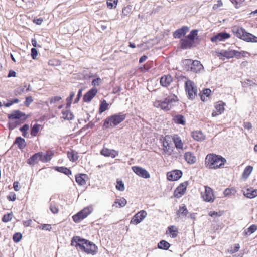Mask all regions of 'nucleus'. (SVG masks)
<instances>
[{
	"label": "nucleus",
	"mask_w": 257,
	"mask_h": 257,
	"mask_svg": "<svg viewBox=\"0 0 257 257\" xmlns=\"http://www.w3.org/2000/svg\"><path fill=\"white\" fill-rule=\"evenodd\" d=\"M39 160L41 161V153H37L34 154L28 160V163L30 165H34L38 162Z\"/></svg>",
	"instance_id": "obj_25"
},
{
	"label": "nucleus",
	"mask_w": 257,
	"mask_h": 257,
	"mask_svg": "<svg viewBox=\"0 0 257 257\" xmlns=\"http://www.w3.org/2000/svg\"><path fill=\"white\" fill-rule=\"evenodd\" d=\"M234 57H236L238 59L240 58L241 56L244 57L245 56V54L247 53V52L245 51L239 52L234 50Z\"/></svg>",
	"instance_id": "obj_53"
},
{
	"label": "nucleus",
	"mask_w": 257,
	"mask_h": 257,
	"mask_svg": "<svg viewBox=\"0 0 257 257\" xmlns=\"http://www.w3.org/2000/svg\"><path fill=\"white\" fill-rule=\"evenodd\" d=\"M132 169L137 175L145 179H148L150 177L149 173L144 168L139 166H133Z\"/></svg>",
	"instance_id": "obj_12"
},
{
	"label": "nucleus",
	"mask_w": 257,
	"mask_h": 257,
	"mask_svg": "<svg viewBox=\"0 0 257 257\" xmlns=\"http://www.w3.org/2000/svg\"><path fill=\"white\" fill-rule=\"evenodd\" d=\"M253 170V167L251 166H247L243 171L242 176L244 178H247L251 173Z\"/></svg>",
	"instance_id": "obj_42"
},
{
	"label": "nucleus",
	"mask_w": 257,
	"mask_h": 257,
	"mask_svg": "<svg viewBox=\"0 0 257 257\" xmlns=\"http://www.w3.org/2000/svg\"><path fill=\"white\" fill-rule=\"evenodd\" d=\"M94 125V124L93 122H89L87 125H86L85 126H84L83 127H82L81 129V132H83V131H86L87 129H88L89 128H92Z\"/></svg>",
	"instance_id": "obj_55"
},
{
	"label": "nucleus",
	"mask_w": 257,
	"mask_h": 257,
	"mask_svg": "<svg viewBox=\"0 0 257 257\" xmlns=\"http://www.w3.org/2000/svg\"><path fill=\"white\" fill-rule=\"evenodd\" d=\"M235 36L238 38L248 42H257V37L247 32L242 27L234 28L233 30Z\"/></svg>",
	"instance_id": "obj_3"
},
{
	"label": "nucleus",
	"mask_w": 257,
	"mask_h": 257,
	"mask_svg": "<svg viewBox=\"0 0 257 257\" xmlns=\"http://www.w3.org/2000/svg\"><path fill=\"white\" fill-rule=\"evenodd\" d=\"M22 235L20 233H16L13 236V240L15 242H19L22 239Z\"/></svg>",
	"instance_id": "obj_52"
},
{
	"label": "nucleus",
	"mask_w": 257,
	"mask_h": 257,
	"mask_svg": "<svg viewBox=\"0 0 257 257\" xmlns=\"http://www.w3.org/2000/svg\"><path fill=\"white\" fill-rule=\"evenodd\" d=\"M40 228L42 230L50 231L52 227L50 224H44L41 225V227H40Z\"/></svg>",
	"instance_id": "obj_57"
},
{
	"label": "nucleus",
	"mask_w": 257,
	"mask_h": 257,
	"mask_svg": "<svg viewBox=\"0 0 257 257\" xmlns=\"http://www.w3.org/2000/svg\"><path fill=\"white\" fill-rule=\"evenodd\" d=\"M172 138L176 149L182 150L183 149V144L181 138L177 135H174Z\"/></svg>",
	"instance_id": "obj_26"
},
{
	"label": "nucleus",
	"mask_w": 257,
	"mask_h": 257,
	"mask_svg": "<svg viewBox=\"0 0 257 257\" xmlns=\"http://www.w3.org/2000/svg\"><path fill=\"white\" fill-rule=\"evenodd\" d=\"M56 170L58 172H62L67 175L71 174V171L66 167H57Z\"/></svg>",
	"instance_id": "obj_40"
},
{
	"label": "nucleus",
	"mask_w": 257,
	"mask_h": 257,
	"mask_svg": "<svg viewBox=\"0 0 257 257\" xmlns=\"http://www.w3.org/2000/svg\"><path fill=\"white\" fill-rule=\"evenodd\" d=\"M170 234L172 238H175L178 235V229L175 226H171L168 228Z\"/></svg>",
	"instance_id": "obj_37"
},
{
	"label": "nucleus",
	"mask_w": 257,
	"mask_h": 257,
	"mask_svg": "<svg viewBox=\"0 0 257 257\" xmlns=\"http://www.w3.org/2000/svg\"><path fill=\"white\" fill-rule=\"evenodd\" d=\"M192 136L195 140L200 141L204 139L205 136L201 131H194L192 133Z\"/></svg>",
	"instance_id": "obj_30"
},
{
	"label": "nucleus",
	"mask_w": 257,
	"mask_h": 257,
	"mask_svg": "<svg viewBox=\"0 0 257 257\" xmlns=\"http://www.w3.org/2000/svg\"><path fill=\"white\" fill-rule=\"evenodd\" d=\"M223 5L221 1L220 0H219L217 1V4H215L214 5L213 7V9L214 10H216L218 8L220 7L221 6H222Z\"/></svg>",
	"instance_id": "obj_61"
},
{
	"label": "nucleus",
	"mask_w": 257,
	"mask_h": 257,
	"mask_svg": "<svg viewBox=\"0 0 257 257\" xmlns=\"http://www.w3.org/2000/svg\"><path fill=\"white\" fill-rule=\"evenodd\" d=\"M97 93V90L96 88H92L89 90L83 97V101L85 102H89Z\"/></svg>",
	"instance_id": "obj_18"
},
{
	"label": "nucleus",
	"mask_w": 257,
	"mask_h": 257,
	"mask_svg": "<svg viewBox=\"0 0 257 257\" xmlns=\"http://www.w3.org/2000/svg\"><path fill=\"white\" fill-rule=\"evenodd\" d=\"M61 99V97L60 96H55L52 97L50 100V104L56 103Z\"/></svg>",
	"instance_id": "obj_59"
},
{
	"label": "nucleus",
	"mask_w": 257,
	"mask_h": 257,
	"mask_svg": "<svg viewBox=\"0 0 257 257\" xmlns=\"http://www.w3.org/2000/svg\"><path fill=\"white\" fill-rule=\"evenodd\" d=\"M12 216L13 215L12 213H8L7 214H5L2 217V221L4 222H8L11 220Z\"/></svg>",
	"instance_id": "obj_51"
},
{
	"label": "nucleus",
	"mask_w": 257,
	"mask_h": 257,
	"mask_svg": "<svg viewBox=\"0 0 257 257\" xmlns=\"http://www.w3.org/2000/svg\"><path fill=\"white\" fill-rule=\"evenodd\" d=\"M85 176V175L84 174L76 176V181L80 185H84L86 183L85 180L83 177V176Z\"/></svg>",
	"instance_id": "obj_41"
},
{
	"label": "nucleus",
	"mask_w": 257,
	"mask_h": 257,
	"mask_svg": "<svg viewBox=\"0 0 257 257\" xmlns=\"http://www.w3.org/2000/svg\"><path fill=\"white\" fill-rule=\"evenodd\" d=\"M71 245L79 246L80 249L87 254L94 255L97 252V247L93 243L79 236H74L71 240Z\"/></svg>",
	"instance_id": "obj_1"
},
{
	"label": "nucleus",
	"mask_w": 257,
	"mask_h": 257,
	"mask_svg": "<svg viewBox=\"0 0 257 257\" xmlns=\"http://www.w3.org/2000/svg\"><path fill=\"white\" fill-rule=\"evenodd\" d=\"M40 125L38 124H34L31 128V135L33 136H36L39 132Z\"/></svg>",
	"instance_id": "obj_46"
},
{
	"label": "nucleus",
	"mask_w": 257,
	"mask_h": 257,
	"mask_svg": "<svg viewBox=\"0 0 257 257\" xmlns=\"http://www.w3.org/2000/svg\"><path fill=\"white\" fill-rule=\"evenodd\" d=\"M230 37V35L226 32H220L211 37V40L213 42L224 41Z\"/></svg>",
	"instance_id": "obj_15"
},
{
	"label": "nucleus",
	"mask_w": 257,
	"mask_h": 257,
	"mask_svg": "<svg viewBox=\"0 0 257 257\" xmlns=\"http://www.w3.org/2000/svg\"><path fill=\"white\" fill-rule=\"evenodd\" d=\"M211 90L209 89H205L203 90L202 94H200V98L202 101H204L205 100V96L208 97L210 93Z\"/></svg>",
	"instance_id": "obj_45"
},
{
	"label": "nucleus",
	"mask_w": 257,
	"mask_h": 257,
	"mask_svg": "<svg viewBox=\"0 0 257 257\" xmlns=\"http://www.w3.org/2000/svg\"><path fill=\"white\" fill-rule=\"evenodd\" d=\"M188 30L187 26H184L181 29H178L174 32L173 36L175 38H180L181 36L185 35Z\"/></svg>",
	"instance_id": "obj_22"
},
{
	"label": "nucleus",
	"mask_w": 257,
	"mask_h": 257,
	"mask_svg": "<svg viewBox=\"0 0 257 257\" xmlns=\"http://www.w3.org/2000/svg\"><path fill=\"white\" fill-rule=\"evenodd\" d=\"M8 199H9V200L11 201H15L16 199V194L15 193H13L10 195L9 196H8Z\"/></svg>",
	"instance_id": "obj_63"
},
{
	"label": "nucleus",
	"mask_w": 257,
	"mask_h": 257,
	"mask_svg": "<svg viewBox=\"0 0 257 257\" xmlns=\"http://www.w3.org/2000/svg\"><path fill=\"white\" fill-rule=\"evenodd\" d=\"M126 117V114L122 113L113 115L104 120L103 126L106 128L115 126L122 122Z\"/></svg>",
	"instance_id": "obj_4"
},
{
	"label": "nucleus",
	"mask_w": 257,
	"mask_h": 257,
	"mask_svg": "<svg viewBox=\"0 0 257 257\" xmlns=\"http://www.w3.org/2000/svg\"><path fill=\"white\" fill-rule=\"evenodd\" d=\"M226 161V159L221 156L209 154L206 157L205 164L207 168L217 169L224 165Z\"/></svg>",
	"instance_id": "obj_2"
},
{
	"label": "nucleus",
	"mask_w": 257,
	"mask_h": 257,
	"mask_svg": "<svg viewBox=\"0 0 257 257\" xmlns=\"http://www.w3.org/2000/svg\"><path fill=\"white\" fill-rule=\"evenodd\" d=\"M147 213L145 210H141L137 213L132 218L131 224L137 225L142 221L147 216Z\"/></svg>",
	"instance_id": "obj_11"
},
{
	"label": "nucleus",
	"mask_w": 257,
	"mask_h": 257,
	"mask_svg": "<svg viewBox=\"0 0 257 257\" xmlns=\"http://www.w3.org/2000/svg\"><path fill=\"white\" fill-rule=\"evenodd\" d=\"M33 99L31 96L27 97L26 98V100L24 102V104L26 106H28L30 105V104L33 102Z\"/></svg>",
	"instance_id": "obj_58"
},
{
	"label": "nucleus",
	"mask_w": 257,
	"mask_h": 257,
	"mask_svg": "<svg viewBox=\"0 0 257 257\" xmlns=\"http://www.w3.org/2000/svg\"><path fill=\"white\" fill-rule=\"evenodd\" d=\"M40 153L41 156V161L43 162H48L51 159L52 157L54 155L53 151L50 150L47 151L45 154H43L42 152Z\"/></svg>",
	"instance_id": "obj_28"
},
{
	"label": "nucleus",
	"mask_w": 257,
	"mask_h": 257,
	"mask_svg": "<svg viewBox=\"0 0 257 257\" xmlns=\"http://www.w3.org/2000/svg\"><path fill=\"white\" fill-rule=\"evenodd\" d=\"M177 100V97L175 96H169L166 97L163 101L156 100L154 102V106L156 107H160L163 110H169V105L172 102Z\"/></svg>",
	"instance_id": "obj_5"
},
{
	"label": "nucleus",
	"mask_w": 257,
	"mask_h": 257,
	"mask_svg": "<svg viewBox=\"0 0 257 257\" xmlns=\"http://www.w3.org/2000/svg\"><path fill=\"white\" fill-rule=\"evenodd\" d=\"M101 79L99 78H97L93 80L92 82V84L94 86H98L101 81Z\"/></svg>",
	"instance_id": "obj_62"
},
{
	"label": "nucleus",
	"mask_w": 257,
	"mask_h": 257,
	"mask_svg": "<svg viewBox=\"0 0 257 257\" xmlns=\"http://www.w3.org/2000/svg\"><path fill=\"white\" fill-rule=\"evenodd\" d=\"M62 113L64 119L72 120L74 118V115L69 110H63Z\"/></svg>",
	"instance_id": "obj_33"
},
{
	"label": "nucleus",
	"mask_w": 257,
	"mask_h": 257,
	"mask_svg": "<svg viewBox=\"0 0 257 257\" xmlns=\"http://www.w3.org/2000/svg\"><path fill=\"white\" fill-rule=\"evenodd\" d=\"M170 246V244L165 240H161L158 244V247L161 249L167 250Z\"/></svg>",
	"instance_id": "obj_36"
},
{
	"label": "nucleus",
	"mask_w": 257,
	"mask_h": 257,
	"mask_svg": "<svg viewBox=\"0 0 257 257\" xmlns=\"http://www.w3.org/2000/svg\"><path fill=\"white\" fill-rule=\"evenodd\" d=\"M101 154L106 157L111 156L112 158H114L118 154L113 150H110L107 148H103L101 151Z\"/></svg>",
	"instance_id": "obj_27"
},
{
	"label": "nucleus",
	"mask_w": 257,
	"mask_h": 257,
	"mask_svg": "<svg viewBox=\"0 0 257 257\" xmlns=\"http://www.w3.org/2000/svg\"><path fill=\"white\" fill-rule=\"evenodd\" d=\"M92 211V208L91 207L84 208L83 210L73 216V221L75 223H79L83 219L87 217L91 213Z\"/></svg>",
	"instance_id": "obj_8"
},
{
	"label": "nucleus",
	"mask_w": 257,
	"mask_h": 257,
	"mask_svg": "<svg viewBox=\"0 0 257 257\" xmlns=\"http://www.w3.org/2000/svg\"><path fill=\"white\" fill-rule=\"evenodd\" d=\"M225 104L222 102L216 103L215 105V110H213L212 113V116L215 117L219 114H221L224 112V105Z\"/></svg>",
	"instance_id": "obj_17"
},
{
	"label": "nucleus",
	"mask_w": 257,
	"mask_h": 257,
	"mask_svg": "<svg viewBox=\"0 0 257 257\" xmlns=\"http://www.w3.org/2000/svg\"><path fill=\"white\" fill-rule=\"evenodd\" d=\"M243 126L245 128L250 130L252 127V124L250 122H246L244 123Z\"/></svg>",
	"instance_id": "obj_64"
},
{
	"label": "nucleus",
	"mask_w": 257,
	"mask_h": 257,
	"mask_svg": "<svg viewBox=\"0 0 257 257\" xmlns=\"http://www.w3.org/2000/svg\"><path fill=\"white\" fill-rule=\"evenodd\" d=\"M126 199L124 198H121L120 199H116L113 204V206H116L117 208L124 207L126 204Z\"/></svg>",
	"instance_id": "obj_34"
},
{
	"label": "nucleus",
	"mask_w": 257,
	"mask_h": 257,
	"mask_svg": "<svg viewBox=\"0 0 257 257\" xmlns=\"http://www.w3.org/2000/svg\"><path fill=\"white\" fill-rule=\"evenodd\" d=\"M31 56L33 59H35L37 55L38 51L35 48H32L31 50Z\"/></svg>",
	"instance_id": "obj_56"
},
{
	"label": "nucleus",
	"mask_w": 257,
	"mask_h": 257,
	"mask_svg": "<svg viewBox=\"0 0 257 257\" xmlns=\"http://www.w3.org/2000/svg\"><path fill=\"white\" fill-rule=\"evenodd\" d=\"M118 0H107V7L110 9L115 8Z\"/></svg>",
	"instance_id": "obj_47"
},
{
	"label": "nucleus",
	"mask_w": 257,
	"mask_h": 257,
	"mask_svg": "<svg viewBox=\"0 0 257 257\" xmlns=\"http://www.w3.org/2000/svg\"><path fill=\"white\" fill-rule=\"evenodd\" d=\"M243 194L247 198L252 199L257 196V189L250 188L243 191Z\"/></svg>",
	"instance_id": "obj_20"
},
{
	"label": "nucleus",
	"mask_w": 257,
	"mask_h": 257,
	"mask_svg": "<svg viewBox=\"0 0 257 257\" xmlns=\"http://www.w3.org/2000/svg\"><path fill=\"white\" fill-rule=\"evenodd\" d=\"M108 103L106 102L105 100H103L99 107V112L100 113H102V112H104L105 110H106L108 108Z\"/></svg>",
	"instance_id": "obj_43"
},
{
	"label": "nucleus",
	"mask_w": 257,
	"mask_h": 257,
	"mask_svg": "<svg viewBox=\"0 0 257 257\" xmlns=\"http://www.w3.org/2000/svg\"><path fill=\"white\" fill-rule=\"evenodd\" d=\"M9 119H19L23 117V120L26 119L25 113L22 112L20 110H15L8 116Z\"/></svg>",
	"instance_id": "obj_16"
},
{
	"label": "nucleus",
	"mask_w": 257,
	"mask_h": 257,
	"mask_svg": "<svg viewBox=\"0 0 257 257\" xmlns=\"http://www.w3.org/2000/svg\"><path fill=\"white\" fill-rule=\"evenodd\" d=\"M186 65H188L190 70L193 72H198L203 69V66L198 60L192 61L191 60H185Z\"/></svg>",
	"instance_id": "obj_9"
},
{
	"label": "nucleus",
	"mask_w": 257,
	"mask_h": 257,
	"mask_svg": "<svg viewBox=\"0 0 257 257\" xmlns=\"http://www.w3.org/2000/svg\"><path fill=\"white\" fill-rule=\"evenodd\" d=\"M236 192L235 188H227L224 191V195L225 196H228L230 195H234Z\"/></svg>",
	"instance_id": "obj_44"
},
{
	"label": "nucleus",
	"mask_w": 257,
	"mask_h": 257,
	"mask_svg": "<svg viewBox=\"0 0 257 257\" xmlns=\"http://www.w3.org/2000/svg\"><path fill=\"white\" fill-rule=\"evenodd\" d=\"M53 196H52L50 199L49 209L52 213L57 214L59 211L58 204L53 200Z\"/></svg>",
	"instance_id": "obj_23"
},
{
	"label": "nucleus",
	"mask_w": 257,
	"mask_h": 257,
	"mask_svg": "<svg viewBox=\"0 0 257 257\" xmlns=\"http://www.w3.org/2000/svg\"><path fill=\"white\" fill-rule=\"evenodd\" d=\"M131 10H132V6H127L124 7L122 9V14L123 16H126L128 15V14L131 12Z\"/></svg>",
	"instance_id": "obj_54"
},
{
	"label": "nucleus",
	"mask_w": 257,
	"mask_h": 257,
	"mask_svg": "<svg viewBox=\"0 0 257 257\" xmlns=\"http://www.w3.org/2000/svg\"><path fill=\"white\" fill-rule=\"evenodd\" d=\"M193 43V42L187 38L186 39H182L180 40L181 48L183 49H190Z\"/></svg>",
	"instance_id": "obj_24"
},
{
	"label": "nucleus",
	"mask_w": 257,
	"mask_h": 257,
	"mask_svg": "<svg viewBox=\"0 0 257 257\" xmlns=\"http://www.w3.org/2000/svg\"><path fill=\"white\" fill-rule=\"evenodd\" d=\"M116 188L117 190L123 191L125 189L124 185L121 180H117Z\"/></svg>",
	"instance_id": "obj_49"
},
{
	"label": "nucleus",
	"mask_w": 257,
	"mask_h": 257,
	"mask_svg": "<svg viewBox=\"0 0 257 257\" xmlns=\"http://www.w3.org/2000/svg\"><path fill=\"white\" fill-rule=\"evenodd\" d=\"M15 143L18 145L19 149H22L26 146V143L24 139L21 137H18L16 138Z\"/></svg>",
	"instance_id": "obj_31"
},
{
	"label": "nucleus",
	"mask_w": 257,
	"mask_h": 257,
	"mask_svg": "<svg viewBox=\"0 0 257 257\" xmlns=\"http://www.w3.org/2000/svg\"><path fill=\"white\" fill-rule=\"evenodd\" d=\"M173 81L172 76L170 75H164L160 78L161 85L165 87H168Z\"/></svg>",
	"instance_id": "obj_19"
},
{
	"label": "nucleus",
	"mask_w": 257,
	"mask_h": 257,
	"mask_svg": "<svg viewBox=\"0 0 257 257\" xmlns=\"http://www.w3.org/2000/svg\"><path fill=\"white\" fill-rule=\"evenodd\" d=\"M173 121L175 123L178 124L184 125L185 124L184 117L182 115L178 114L175 115L173 118Z\"/></svg>",
	"instance_id": "obj_32"
},
{
	"label": "nucleus",
	"mask_w": 257,
	"mask_h": 257,
	"mask_svg": "<svg viewBox=\"0 0 257 257\" xmlns=\"http://www.w3.org/2000/svg\"><path fill=\"white\" fill-rule=\"evenodd\" d=\"M197 34H198L197 30H193L187 35L186 38L194 43L195 37L197 35Z\"/></svg>",
	"instance_id": "obj_38"
},
{
	"label": "nucleus",
	"mask_w": 257,
	"mask_h": 257,
	"mask_svg": "<svg viewBox=\"0 0 257 257\" xmlns=\"http://www.w3.org/2000/svg\"><path fill=\"white\" fill-rule=\"evenodd\" d=\"M188 185V181H185L180 184L174 191V196L177 198L181 197L184 194Z\"/></svg>",
	"instance_id": "obj_13"
},
{
	"label": "nucleus",
	"mask_w": 257,
	"mask_h": 257,
	"mask_svg": "<svg viewBox=\"0 0 257 257\" xmlns=\"http://www.w3.org/2000/svg\"><path fill=\"white\" fill-rule=\"evenodd\" d=\"M182 175V172L179 170H175L168 172L167 174V179L169 181H177L179 179Z\"/></svg>",
	"instance_id": "obj_14"
},
{
	"label": "nucleus",
	"mask_w": 257,
	"mask_h": 257,
	"mask_svg": "<svg viewBox=\"0 0 257 257\" xmlns=\"http://www.w3.org/2000/svg\"><path fill=\"white\" fill-rule=\"evenodd\" d=\"M185 90L189 99H193L197 96V89L193 81L191 80L186 81Z\"/></svg>",
	"instance_id": "obj_7"
},
{
	"label": "nucleus",
	"mask_w": 257,
	"mask_h": 257,
	"mask_svg": "<svg viewBox=\"0 0 257 257\" xmlns=\"http://www.w3.org/2000/svg\"><path fill=\"white\" fill-rule=\"evenodd\" d=\"M201 196L203 200L207 202H213L215 199L213 190L208 186H205V191L201 192Z\"/></svg>",
	"instance_id": "obj_10"
},
{
	"label": "nucleus",
	"mask_w": 257,
	"mask_h": 257,
	"mask_svg": "<svg viewBox=\"0 0 257 257\" xmlns=\"http://www.w3.org/2000/svg\"><path fill=\"white\" fill-rule=\"evenodd\" d=\"M74 95H75V93L73 92H71L69 97H68L66 99V101H67L66 108H69L70 106L71 102H72V100L73 97L74 96Z\"/></svg>",
	"instance_id": "obj_50"
},
{
	"label": "nucleus",
	"mask_w": 257,
	"mask_h": 257,
	"mask_svg": "<svg viewBox=\"0 0 257 257\" xmlns=\"http://www.w3.org/2000/svg\"><path fill=\"white\" fill-rule=\"evenodd\" d=\"M82 89H79L77 94V97L74 100V103H77L80 100V98L82 95Z\"/></svg>",
	"instance_id": "obj_60"
},
{
	"label": "nucleus",
	"mask_w": 257,
	"mask_h": 257,
	"mask_svg": "<svg viewBox=\"0 0 257 257\" xmlns=\"http://www.w3.org/2000/svg\"><path fill=\"white\" fill-rule=\"evenodd\" d=\"M172 137L166 135L163 138L162 142L163 143V151L164 154L171 155L174 150V147L172 144Z\"/></svg>",
	"instance_id": "obj_6"
},
{
	"label": "nucleus",
	"mask_w": 257,
	"mask_h": 257,
	"mask_svg": "<svg viewBox=\"0 0 257 257\" xmlns=\"http://www.w3.org/2000/svg\"><path fill=\"white\" fill-rule=\"evenodd\" d=\"M188 214V211L184 205H183L182 206H180L179 209L177 211V214L179 217L181 218L185 217L187 216Z\"/></svg>",
	"instance_id": "obj_29"
},
{
	"label": "nucleus",
	"mask_w": 257,
	"mask_h": 257,
	"mask_svg": "<svg viewBox=\"0 0 257 257\" xmlns=\"http://www.w3.org/2000/svg\"><path fill=\"white\" fill-rule=\"evenodd\" d=\"M234 50H228L221 52L220 54L227 58H231L234 57Z\"/></svg>",
	"instance_id": "obj_35"
},
{
	"label": "nucleus",
	"mask_w": 257,
	"mask_h": 257,
	"mask_svg": "<svg viewBox=\"0 0 257 257\" xmlns=\"http://www.w3.org/2000/svg\"><path fill=\"white\" fill-rule=\"evenodd\" d=\"M184 159L189 164H193L196 161V158L193 153L190 152H186L184 154Z\"/></svg>",
	"instance_id": "obj_21"
},
{
	"label": "nucleus",
	"mask_w": 257,
	"mask_h": 257,
	"mask_svg": "<svg viewBox=\"0 0 257 257\" xmlns=\"http://www.w3.org/2000/svg\"><path fill=\"white\" fill-rule=\"evenodd\" d=\"M257 230V226L255 225H251L247 229V231L245 232L246 235H250L254 233Z\"/></svg>",
	"instance_id": "obj_48"
},
{
	"label": "nucleus",
	"mask_w": 257,
	"mask_h": 257,
	"mask_svg": "<svg viewBox=\"0 0 257 257\" xmlns=\"http://www.w3.org/2000/svg\"><path fill=\"white\" fill-rule=\"evenodd\" d=\"M67 156L71 161L74 162L78 159V156L74 151H71L67 153Z\"/></svg>",
	"instance_id": "obj_39"
}]
</instances>
